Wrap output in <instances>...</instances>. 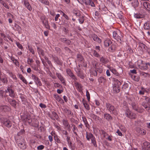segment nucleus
<instances>
[{"label":"nucleus","instance_id":"f257e3e1","mask_svg":"<svg viewBox=\"0 0 150 150\" xmlns=\"http://www.w3.org/2000/svg\"><path fill=\"white\" fill-rule=\"evenodd\" d=\"M113 79L114 83L113 88V91L115 93H118L120 91V86L121 85V83L116 79L113 78Z\"/></svg>","mask_w":150,"mask_h":150},{"label":"nucleus","instance_id":"f03ea898","mask_svg":"<svg viewBox=\"0 0 150 150\" xmlns=\"http://www.w3.org/2000/svg\"><path fill=\"white\" fill-rule=\"evenodd\" d=\"M92 64L93 67L95 69V70L97 71L100 73L102 72V68L100 63L93 60L92 61Z\"/></svg>","mask_w":150,"mask_h":150},{"label":"nucleus","instance_id":"7ed1b4c3","mask_svg":"<svg viewBox=\"0 0 150 150\" xmlns=\"http://www.w3.org/2000/svg\"><path fill=\"white\" fill-rule=\"evenodd\" d=\"M20 140L17 141L18 146L22 149H25L27 147V146L25 140L23 138H21Z\"/></svg>","mask_w":150,"mask_h":150},{"label":"nucleus","instance_id":"20e7f679","mask_svg":"<svg viewBox=\"0 0 150 150\" xmlns=\"http://www.w3.org/2000/svg\"><path fill=\"white\" fill-rule=\"evenodd\" d=\"M125 115L127 117L131 119H134L136 117V114L132 112L128 109L126 110Z\"/></svg>","mask_w":150,"mask_h":150},{"label":"nucleus","instance_id":"39448f33","mask_svg":"<svg viewBox=\"0 0 150 150\" xmlns=\"http://www.w3.org/2000/svg\"><path fill=\"white\" fill-rule=\"evenodd\" d=\"M7 93H8V95L12 98H14L15 94L14 91L11 88V86H8L6 90Z\"/></svg>","mask_w":150,"mask_h":150},{"label":"nucleus","instance_id":"423d86ee","mask_svg":"<svg viewBox=\"0 0 150 150\" xmlns=\"http://www.w3.org/2000/svg\"><path fill=\"white\" fill-rule=\"evenodd\" d=\"M62 122L65 128L68 131H70L71 130V127L68 120L66 119H63L62 120Z\"/></svg>","mask_w":150,"mask_h":150},{"label":"nucleus","instance_id":"0eeeda50","mask_svg":"<svg viewBox=\"0 0 150 150\" xmlns=\"http://www.w3.org/2000/svg\"><path fill=\"white\" fill-rule=\"evenodd\" d=\"M142 147V150H150V143L145 141L143 143Z\"/></svg>","mask_w":150,"mask_h":150},{"label":"nucleus","instance_id":"6e6552de","mask_svg":"<svg viewBox=\"0 0 150 150\" xmlns=\"http://www.w3.org/2000/svg\"><path fill=\"white\" fill-rule=\"evenodd\" d=\"M66 71L67 74L71 77L72 79L74 80V81H76L77 80L76 76L72 73L70 69H67L66 70Z\"/></svg>","mask_w":150,"mask_h":150},{"label":"nucleus","instance_id":"1a4fd4ad","mask_svg":"<svg viewBox=\"0 0 150 150\" xmlns=\"http://www.w3.org/2000/svg\"><path fill=\"white\" fill-rule=\"evenodd\" d=\"M41 19L43 24L45 26V28L48 29H50V26L48 24V22L47 21L46 19H45L44 17H41Z\"/></svg>","mask_w":150,"mask_h":150},{"label":"nucleus","instance_id":"9d476101","mask_svg":"<svg viewBox=\"0 0 150 150\" xmlns=\"http://www.w3.org/2000/svg\"><path fill=\"white\" fill-rule=\"evenodd\" d=\"M113 37L118 41H121V37L117 31H114L113 33Z\"/></svg>","mask_w":150,"mask_h":150},{"label":"nucleus","instance_id":"9b49d317","mask_svg":"<svg viewBox=\"0 0 150 150\" xmlns=\"http://www.w3.org/2000/svg\"><path fill=\"white\" fill-rule=\"evenodd\" d=\"M144 28L145 30H148V33H150V22L147 21L144 25Z\"/></svg>","mask_w":150,"mask_h":150},{"label":"nucleus","instance_id":"f8f14e48","mask_svg":"<svg viewBox=\"0 0 150 150\" xmlns=\"http://www.w3.org/2000/svg\"><path fill=\"white\" fill-rule=\"evenodd\" d=\"M138 46V49L139 51H144L145 50L146 46L143 43L141 42L139 43Z\"/></svg>","mask_w":150,"mask_h":150},{"label":"nucleus","instance_id":"ddd939ff","mask_svg":"<svg viewBox=\"0 0 150 150\" xmlns=\"http://www.w3.org/2000/svg\"><path fill=\"white\" fill-rule=\"evenodd\" d=\"M6 93H7L6 92V90L5 91L2 90L0 91V96L2 97H4L6 100H7L8 98H9Z\"/></svg>","mask_w":150,"mask_h":150},{"label":"nucleus","instance_id":"4468645a","mask_svg":"<svg viewBox=\"0 0 150 150\" xmlns=\"http://www.w3.org/2000/svg\"><path fill=\"white\" fill-rule=\"evenodd\" d=\"M74 85L76 88L78 90L79 92H81L82 91V87L81 84L75 81L74 83Z\"/></svg>","mask_w":150,"mask_h":150},{"label":"nucleus","instance_id":"2eb2a0df","mask_svg":"<svg viewBox=\"0 0 150 150\" xmlns=\"http://www.w3.org/2000/svg\"><path fill=\"white\" fill-rule=\"evenodd\" d=\"M137 132L139 135H144L146 134V131L143 129L138 128L137 129Z\"/></svg>","mask_w":150,"mask_h":150},{"label":"nucleus","instance_id":"dca6fc26","mask_svg":"<svg viewBox=\"0 0 150 150\" xmlns=\"http://www.w3.org/2000/svg\"><path fill=\"white\" fill-rule=\"evenodd\" d=\"M56 75L58 77V78L60 81L64 85H65V80L64 78L63 77L61 74L57 73Z\"/></svg>","mask_w":150,"mask_h":150},{"label":"nucleus","instance_id":"f3484780","mask_svg":"<svg viewBox=\"0 0 150 150\" xmlns=\"http://www.w3.org/2000/svg\"><path fill=\"white\" fill-rule=\"evenodd\" d=\"M10 110V108L6 105H1L0 106V111L6 112Z\"/></svg>","mask_w":150,"mask_h":150},{"label":"nucleus","instance_id":"a211bd4d","mask_svg":"<svg viewBox=\"0 0 150 150\" xmlns=\"http://www.w3.org/2000/svg\"><path fill=\"white\" fill-rule=\"evenodd\" d=\"M94 137L92 133L86 132V137L88 140L89 141L90 139H92Z\"/></svg>","mask_w":150,"mask_h":150},{"label":"nucleus","instance_id":"6ab92c4d","mask_svg":"<svg viewBox=\"0 0 150 150\" xmlns=\"http://www.w3.org/2000/svg\"><path fill=\"white\" fill-rule=\"evenodd\" d=\"M7 101L10 103V104L12 106L14 107H15L16 106V101L15 100H11L9 97L7 98Z\"/></svg>","mask_w":150,"mask_h":150},{"label":"nucleus","instance_id":"aec40b11","mask_svg":"<svg viewBox=\"0 0 150 150\" xmlns=\"http://www.w3.org/2000/svg\"><path fill=\"white\" fill-rule=\"evenodd\" d=\"M148 91L146 88L142 87L139 92V93L140 95H143L145 93H148Z\"/></svg>","mask_w":150,"mask_h":150},{"label":"nucleus","instance_id":"412c9836","mask_svg":"<svg viewBox=\"0 0 150 150\" xmlns=\"http://www.w3.org/2000/svg\"><path fill=\"white\" fill-rule=\"evenodd\" d=\"M92 38H93V40L98 43H100L101 42V40L100 39L97 35H93L92 36Z\"/></svg>","mask_w":150,"mask_h":150},{"label":"nucleus","instance_id":"4be33fe9","mask_svg":"<svg viewBox=\"0 0 150 150\" xmlns=\"http://www.w3.org/2000/svg\"><path fill=\"white\" fill-rule=\"evenodd\" d=\"M4 125L8 128L12 126V123L11 121L9 120H7L5 121L4 122Z\"/></svg>","mask_w":150,"mask_h":150},{"label":"nucleus","instance_id":"5701e85b","mask_svg":"<svg viewBox=\"0 0 150 150\" xmlns=\"http://www.w3.org/2000/svg\"><path fill=\"white\" fill-rule=\"evenodd\" d=\"M143 5L144 7L148 11H150V5L149 4L146 2L143 3Z\"/></svg>","mask_w":150,"mask_h":150},{"label":"nucleus","instance_id":"b1692460","mask_svg":"<svg viewBox=\"0 0 150 150\" xmlns=\"http://www.w3.org/2000/svg\"><path fill=\"white\" fill-rule=\"evenodd\" d=\"M104 118L108 120H112V117L108 113H105L104 115Z\"/></svg>","mask_w":150,"mask_h":150},{"label":"nucleus","instance_id":"393cba45","mask_svg":"<svg viewBox=\"0 0 150 150\" xmlns=\"http://www.w3.org/2000/svg\"><path fill=\"white\" fill-rule=\"evenodd\" d=\"M54 97L55 99L58 101L62 103L63 102L62 99L59 97V96L57 94H54Z\"/></svg>","mask_w":150,"mask_h":150},{"label":"nucleus","instance_id":"a878e982","mask_svg":"<svg viewBox=\"0 0 150 150\" xmlns=\"http://www.w3.org/2000/svg\"><path fill=\"white\" fill-rule=\"evenodd\" d=\"M112 42L109 39L105 40L104 42V45L106 47H108L111 44Z\"/></svg>","mask_w":150,"mask_h":150},{"label":"nucleus","instance_id":"bb28decb","mask_svg":"<svg viewBox=\"0 0 150 150\" xmlns=\"http://www.w3.org/2000/svg\"><path fill=\"white\" fill-rule=\"evenodd\" d=\"M77 60L81 62L84 61V59L82 56L80 54H78L77 55Z\"/></svg>","mask_w":150,"mask_h":150},{"label":"nucleus","instance_id":"cd10ccee","mask_svg":"<svg viewBox=\"0 0 150 150\" xmlns=\"http://www.w3.org/2000/svg\"><path fill=\"white\" fill-rule=\"evenodd\" d=\"M106 106L107 109L110 112V110H111L112 109H113V108L114 107L109 103H106Z\"/></svg>","mask_w":150,"mask_h":150},{"label":"nucleus","instance_id":"c85d7f7f","mask_svg":"<svg viewBox=\"0 0 150 150\" xmlns=\"http://www.w3.org/2000/svg\"><path fill=\"white\" fill-rule=\"evenodd\" d=\"M140 75L142 78H146L149 76L148 73H145L143 71L141 72Z\"/></svg>","mask_w":150,"mask_h":150},{"label":"nucleus","instance_id":"c756f323","mask_svg":"<svg viewBox=\"0 0 150 150\" xmlns=\"http://www.w3.org/2000/svg\"><path fill=\"white\" fill-rule=\"evenodd\" d=\"M132 108L136 111H137L138 112H141L139 111H138L137 108V106L136 103L134 102H132L131 104Z\"/></svg>","mask_w":150,"mask_h":150},{"label":"nucleus","instance_id":"7c9ffc66","mask_svg":"<svg viewBox=\"0 0 150 150\" xmlns=\"http://www.w3.org/2000/svg\"><path fill=\"white\" fill-rule=\"evenodd\" d=\"M100 61L103 64H106L108 62L107 59L103 57H102L100 58Z\"/></svg>","mask_w":150,"mask_h":150},{"label":"nucleus","instance_id":"2f4dec72","mask_svg":"<svg viewBox=\"0 0 150 150\" xmlns=\"http://www.w3.org/2000/svg\"><path fill=\"white\" fill-rule=\"evenodd\" d=\"M134 17L136 18H141L144 17L143 15L139 13H134Z\"/></svg>","mask_w":150,"mask_h":150},{"label":"nucleus","instance_id":"473e14b6","mask_svg":"<svg viewBox=\"0 0 150 150\" xmlns=\"http://www.w3.org/2000/svg\"><path fill=\"white\" fill-rule=\"evenodd\" d=\"M19 78L26 84H27V82L26 80L25 79L24 77L21 74H19L18 75Z\"/></svg>","mask_w":150,"mask_h":150},{"label":"nucleus","instance_id":"72a5a7b5","mask_svg":"<svg viewBox=\"0 0 150 150\" xmlns=\"http://www.w3.org/2000/svg\"><path fill=\"white\" fill-rule=\"evenodd\" d=\"M132 4L134 8H136L138 7L139 4L138 0H133V1L132 2Z\"/></svg>","mask_w":150,"mask_h":150},{"label":"nucleus","instance_id":"f704fd0d","mask_svg":"<svg viewBox=\"0 0 150 150\" xmlns=\"http://www.w3.org/2000/svg\"><path fill=\"white\" fill-rule=\"evenodd\" d=\"M76 74L78 76L82 79H83L85 77V75L81 71L79 72V73H76Z\"/></svg>","mask_w":150,"mask_h":150},{"label":"nucleus","instance_id":"c9c22d12","mask_svg":"<svg viewBox=\"0 0 150 150\" xmlns=\"http://www.w3.org/2000/svg\"><path fill=\"white\" fill-rule=\"evenodd\" d=\"M0 3L5 8L8 9L9 6L8 4L2 0H0Z\"/></svg>","mask_w":150,"mask_h":150},{"label":"nucleus","instance_id":"e433bc0d","mask_svg":"<svg viewBox=\"0 0 150 150\" xmlns=\"http://www.w3.org/2000/svg\"><path fill=\"white\" fill-rule=\"evenodd\" d=\"M25 5L27 7V8L30 11H31L32 9V8L30 5L29 3L27 1H24V2Z\"/></svg>","mask_w":150,"mask_h":150},{"label":"nucleus","instance_id":"4c0bfd02","mask_svg":"<svg viewBox=\"0 0 150 150\" xmlns=\"http://www.w3.org/2000/svg\"><path fill=\"white\" fill-rule=\"evenodd\" d=\"M112 114H113L115 115H116L118 114V111L117 109L115 107L113 108V109H112L110 112Z\"/></svg>","mask_w":150,"mask_h":150},{"label":"nucleus","instance_id":"58836bf2","mask_svg":"<svg viewBox=\"0 0 150 150\" xmlns=\"http://www.w3.org/2000/svg\"><path fill=\"white\" fill-rule=\"evenodd\" d=\"M83 104L85 108L87 110H90V107L89 105L87 103V102L85 101H83Z\"/></svg>","mask_w":150,"mask_h":150},{"label":"nucleus","instance_id":"ea45409f","mask_svg":"<svg viewBox=\"0 0 150 150\" xmlns=\"http://www.w3.org/2000/svg\"><path fill=\"white\" fill-rule=\"evenodd\" d=\"M91 142L93 144L94 147H96L97 146L96 142L95 137H93V138H92V139H91Z\"/></svg>","mask_w":150,"mask_h":150},{"label":"nucleus","instance_id":"a19ab883","mask_svg":"<svg viewBox=\"0 0 150 150\" xmlns=\"http://www.w3.org/2000/svg\"><path fill=\"white\" fill-rule=\"evenodd\" d=\"M64 112L67 115H71V111L70 110L66 108L64 109Z\"/></svg>","mask_w":150,"mask_h":150},{"label":"nucleus","instance_id":"79ce46f5","mask_svg":"<svg viewBox=\"0 0 150 150\" xmlns=\"http://www.w3.org/2000/svg\"><path fill=\"white\" fill-rule=\"evenodd\" d=\"M41 3L47 5H49V2L48 0H39Z\"/></svg>","mask_w":150,"mask_h":150},{"label":"nucleus","instance_id":"37998d69","mask_svg":"<svg viewBox=\"0 0 150 150\" xmlns=\"http://www.w3.org/2000/svg\"><path fill=\"white\" fill-rule=\"evenodd\" d=\"M101 134L103 135L104 138H106L107 136H108V134L103 129H101L100 130Z\"/></svg>","mask_w":150,"mask_h":150},{"label":"nucleus","instance_id":"c03bdc74","mask_svg":"<svg viewBox=\"0 0 150 150\" xmlns=\"http://www.w3.org/2000/svg\"><path fill=\"white\" fill-rule=\"evenodd\" d=\"M82 118L83 121V122L85 125L86 127H88V126H89V125L88 124L86 118H85V117H82Z\"/></svg>","mask_w":150,"mask_h":150},{"label":"nucleus","instance_id":"a18cd8bd","mask_svg":"<svg viewBox=\"0 0 150 150\" xmlns=\"http://www.w3.org/2000/svg\"><path fill=\"white\" fill-rule=\"evenodd\" d=\"M139 68L141 70H147L148 68V67L146 65V64L145 65H141L139 66Z\"/></svg>","mask_w":150,"mask_h":150},{"label":"nucleus","instance_id":"49530a36","mask_svg":"<svg viewBox=\"0 0 150 150\" xmlns=\"http://www.w3.org/2000/svg\"><path fill=\"white\" fill-rule=\"evenodd\" d=\"M25 121H27L29 124L31 123L32 122V120L30 117L29 116H27L25 119Z\"/></svg>","mask_w":150,"mask_h":150},{"label":"nucleus","instance_id":"de8ad7c7","mask_svg":"<svg viewBox=\"0 0 150 150\" xmlns=\"http://www.w3.org/2000/svg\"><path fill=\"white\" fill-rule=\"evenodd\" d=\"M98 81L99 82L104 83L105 81L106 80L104 77L101 76L99 78Z\"/></svg>","mask_w":150,"mask_h":150},{"label":"nucleus","instance_id":"09e8293b","mask_svg":"<svg viewBox=\"0 0 150 150\" xmlns=\"http://www.w3.org/2000/svg\"><path fill=\"white\" fill-rule=\"evenodd\" d=\"M37 50L39 54H41L42 55H44V52L42 50L38 47L37 48Z\"/></svg>","mask_w":150,"mask_h":150},{"label":"nucleus","instance_id":"8fccbe9b","mask_svg":"<svg viewBox=\"0 0 150 150\" xmlns=\"http://www.w3.org/2000/svg\"><path fill=\"white\" fill-rule=\"evenodd\" d=\"M12 60L13 62V63L17 66H19V64L18 61L14 59H12Z\"/></svg>","mask_w":150,"mask_h":150},{"label":"nucleus","instance_id":"3c124183","mask_svg":"<svg viewBox=\"0 0 150 150\" xmlns=\"http://www.w3.org/2000/svg\"><path fill=\"white\" fill-rule=\"evenodd\" d=\"M149 104L147 102H143L142 103V105L145 109L149 105Z\"/></svg>","mask_w":150,"mask_h":150},{"label":"nucleus","instance_id":"603ef678","mask_svg":"<svg viewBox=\"0 0 150 150\" xmlns=\"http://www.w3.org/2000/svg\"><path fill=\"white\" fill-rule=\"evenodd\" d=\"M79 22L81 24H82L83 23L84 21L83 17L82 15L81 16H80V18L79 19Z\"/></svg>","mask_w":150,"mask_h":150},{"label":"nucleus","instance_id":"864d4df0","mask_svg":"<svg viewBox=\"0 0 150 150\" xmlns=\"http://www.w3.org/2000/svg\"><path fill=\"white\" fill-rule=\"evenodd\" d=\"M80 67V65L79 64L76 67V68H75V71L76 72V73H79V72L81 71Z\"/></svg>","mask_w":150,"mask_h":150},{"label":"nucleus","instance_id":"5fc2aeb1","mask_svg":"<svg viewBox=\"0 0 150 150\" xmlns=\"http://www.w3.org/2000/svg\"><path fill=\"white\" fill-rule=\"evenodd\" d=\"M32 79L34 80V81L35 82L39 79L38 77L32 74L31 76Z\"/></svg>","mask_w":150,"mask_h":150},{"label":"nucleus","instance_id":"6e6d98bb","mask_svg":"<svg viewBox=\"0 0 150 150\" xmlns=\"http://www.w3.org/2000/svg\"><path fill=\"white\" fill-rule=\"evenodd\" d=\"M93 55L95 57H99V54L95 50H93Z\"/></svg>","mask_w":150,"mask_h":150},{"label":"nucleus","instance_id":"4d7b16f0","mask_svg":"<svg viewBox=\"0 0 150 150\" xmlns=\"http://www.w3.org/2000/svg\"><path fill=\"white\" fill-rule=\"evenodd\" d=\"M91 1V0H83L86 4L88 5H90Z\"/></svg>","mask_w":150,"mask_h":150},{"label":"nucleus","instance_id":"13d9d810","mask_svg":"<svg viewBox=\"0 0 150 150\" xmlns=\"http://www.w3.org/2000/svg\"><path fill=\"white\" fill-rule=\"evenodd\" d=\"M28 48L30 51L33 54H35V52L34 50L32 48V47H30L29 46H28Z\"/></svg>","mask_w":150,"mask_h":150},{"label":"nucleus","instance_id":"bf43d9fd","mask_svg":"<svg viewBox=\"0 0 150 150\" xmlns=\"http://www.w3.org/2000/svg\"><path fill=\"white\" fill-rule=\"evenodd\" d=\"M86 96L87 97V99L88 101H90V95L89 92L88 91H86Z\"/></svg>","mask_w":150,"mask_h":150},{"label":"nucleus","instance_id":"052dcab7","mask_svg":"<svg viewBox=\"0 0 150 150\" xmlns=\"http://www.w3.org/2000/svg\"><path fill=\"white\" fill-rule=\"evenodd\" d=\"M16 44L17 46L20 49L22 50L23 49V47H22V45L21 44H20L19 43L17 42L16 43Z\"/></svg>","mask_w":150,"mask_h":150},{"label":"nucleus","instance_id":"680f3d73","mask_svg":"<svg viewBox=\"0 0 150 150\" xmlns=\"http://www.w3.org/2000/svg\"><path fill=\"white\" fill-rule=\"evenodd\" d=\"M35 83L38 86H40L42 85L41 83L40 82V81L39 80V79L35 82Z\"/></svg>","mask_w":150,"mask_h":150},{"label":"nucleus","instance_id":"e2e57ef3","mask_svg":"<svg viewBox=\"0 0 150 150\" xmlns=\"http://www.w3.org/2000/svg\"><path fill=\"white\" fill-rule=\"evenodd\" d=\"M74 14L75 16L78 17L81 16L80 13L79 11L75 12L74 13Z\"/></svg>","mask_w":150,"mask_h":150},{"label":"nucleus","instance_id":"0e129e2a","mask_svg":"<svg viewBox=\"0 0 150 150\" xmlns=\"http://www.w3.org/2000/svg\"><path fill=\"white\" fill-rule=\"evenodd\" d=\"M44 148V146L43 145H40L37 147V149L38 150H42Z\"/></svg>","mask_w":150,"mask_h":150},{"label":"nucleus","instance_id":"69168bd1","mask_svg":"<svg viewBox=\"0 0 150 150\" xmlns=\"http://www.w3.org/2000/svg\"><path fill=\"white\" fill-rule=\"evenodd\" d=\"M110 71L114 74H115L116 73V71L115 69L112 68H110Z\"/></svg>","mask_w":150,"mask_h":150},{"label":"nucleus","instance_id":"338daca9","mask_svg":"<svg viewBox=\"0 0 150 150\" xmlns=\"http://www.w3.org/2000/svg\"><path fill=\"white\" fill-rule=\"evenodd\" d=\"M129 87V85L128 84L125 83L122 86V88L125 89Z\"/></svg>","mask_w":150,"mask_h":150},{"label":"nucleus","instance_id":"774afa93","mask_svg":"<svg viewBox=\"0 0 150 150\" xmlns=\"http://www.w3.org/2000/svg\"><path fill=\"white\" fill-rule=\"evenodd\" d=\"M33 62V59L30 58H28L27 60V62L28 64H30Z\"/></svg>","mask_w":150,"mask_h":150}]
</instances>
